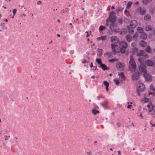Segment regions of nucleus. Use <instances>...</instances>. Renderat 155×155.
<instances>
[{
  "label": "nucleus",
  "instance_id": "nucleus-64",
  "mask_svg": "<svg viewBox=\"0 0 155 155\" xmlns=\"http://www.w3.org/2000/svg\"><path fill=\"white\" fill-rule=\"evenodd\" d=\"M133 31V29H131L130 30V32H132Z\"/></svg>",
  "mask_w": 155,
  "mask_h": 155
},
{
  "label": "nucleus",
  "instance_id": "nucleus-34",
  "mask_svg": "<svg viewBox=\"0 0 155 155\" xmlns=\"http://www.w3.org/2000/svg\"><path fill=\"white\" fill-rule=\"evenodd\" d=\"M96 61L98 64L100 65L102 64V63L101 60L100 59L97 58L96 60Z\"/></svg>",
  "mask_w": 155,
  "mask_h": 155
},
{
  "label": "nucleus",
  "instance_id": "nucleus-57",
  "mask_svg": "<svg viewBox=\"0 0 155 155\" xmlns=\"http://www.w3.org/2000/svg\"><path fill=\"white\" fill-rule=\"evenodd\" d=\"M118 155H120V153H121V152H120V151H118Z\"/></svg>",
  "mask_w": 155,
  "mask_h": 155
},
{
  "label": "nucleus",
  "instance_id": "nucleus-48",
  "mask_svg": "<svg viewBox=\"0 0 155 155\" xmlns=\"http://www.w3.org/2000/svg\"><path fill=\"white\" fill-rule=\"evenodd\" d=\"M138 36V34L137 33H136L133 35V38H136Z\"/></svg>",
  "mask_w": 155,
  "mask_h": 155
},
{
  "label": "nucleus",
  "instance_id": "nucleus-32",
  "mask_svg": "<svg viewBox=\"0 0 155 155\" xmlns=\"http://www.w3.org/2000/svg\"><path fill=\"white\" fill-rule=\"evenodd\" d=\"M124 14L125 15L128 17H130V14L129 12L127 11L126 9H125L124 10Z\"/></svg>",
  "mask_w": 155,
  "mask_h": 155
},
{
  "label": "nucleus",
  "instance_id": "nucleus-17",
  "mask_svg": "<svg viewBox=\"0 0 155 155\" xmlns=\"http://www.w3.org/2000/svg\"><path fill=\"white\" fill-rule=\"evenodd\" d=\"M97 41H104L107 39V36L106 35L102 36L100 37H98L97 38Z\"/></svg>",
  "mask_w": 155,
  "mask_h": 155
},
{
  "label": "nucleus",
  "instance_id": "nucleus-19",
  "mask_svg": "<svg viewBox=\"0 0 155 155\" xmlns=\"http://www.w3.org/2000/svg\"><path fill=\"white\" fill-rule=\"evenodd\" d=\"M131 52L134 54H136L138 52L137 49L136 48H133L131 49Z\"/></svg>",
  "mask_w": 155,
  "mask_h": 155
},
{
  "label": "nucleus",
  "instance_id": "nucleus-58",
  "mask_svg": "<svg viewBox=\"0 0 155 155\" xmlns=\"http://www.w3.org/2000/svg\"><path fill=\"white\" fill-rule=\"evenodd\" d=\"M91 78H92V79H94V78H95V76H94L93 75V76H92L91 77Z\"/></svg>",
  "mask_w": 155,
  "mask_h": 155
},
{
  "label": "nucleus",
  "instance_id": "nucleus-62",
  "mask_svg": "<svg viewBox=\"0 0 155 155\" xmlns=\"http://www.w3.org/2000/svg\"><path fill=\"white\" fill-rule=\"evenodd\" d=\"M64 9L62 10L61 11V12L64 13Z\"/></svg>",
  "mask_w": 155,
  "mask_h": 155
},
{
  "label": "nucleus",
  "instance_id": "nucleus-37",
  "mask_svg": "<svg viewBox=\"0 0 155 155\" xmlns=\"http://www.w3.org/2000/svg\"><path fill=\"white\" fill-rule=\"evenodd\" d=\"M117 61H118V59L117 58H114L112 59H111L109 61L111 63H113L114 62Z\"/></svg>",
  "mask_w": 155,
  "mask_h": 155
},
{
  "label": "nucleus",
  "instance_id": "nucleus-36",
  "mask_svg": "<svg viewBox=\"0 0 155 155\" xmlns=\"http://www.w3.org/2000/svg\"><path fill=\"white\" fill-rule=\"evenodd\" d=\"M142 101L144 102H149L150 101H149V99L148 98H144L142 99Z\"/></svg>",
  "mask_w": 155,
  "mask_h": 155
},
{
  "label": "nucleus",
  "instance_id": "nucleus-9",
  "mask_svg": "<svg viewBox=\"0 0 155 155\" xmlns=\"http://www.w3.org/2000/svg\"><path fill=\"white\" fill-rule=\"evenodd\" d=\"M140 78V74L139 73L135 72L132 74L131 78L134 81H136L139 79Z\"/></svg>",
  "mask_w": 155,
  "mask_h": 155
},
{
  "label": "nucleus",
  "instance_id": "nucleus-29",
  "mask_svg": "<svg viewBox=\"0 0 155 155\" xmlns=\"http://www.w3.org/2000/svg\"><path fill=\"white\" fill-rule=\"evenodd\" d=\"M152 0H143L142 2L143 4L146 5L151 2Z\"/></svg>",
  "mask_w": 155,
  "mask_h": 155
},
{
  "label": "nucleus",
  "instance_id": "nucleus-39",
  "mask_svg": "<svg viewBox=\"0 0 155 155\" xmlns=\"http://www.w3.org/2000/svg\"><path fill=\"white\" fill-rule=\"evenodd\" d=\"M92 113L94 114H96L99 113V111L95 109H93L92 110Z\"/></svg>",
  "mask_w": 155,
  "mask_h": 155
},
{
  "label": "nucleus",
  "instance_id": "nucleus-44",
  "mask_svg": "<svg viewBox=\"0 0 155 155\" xmlns=\"http://www.w3.org/2000/svg\"><path fill=\"white\" fill-rule=\"evenodd\" d=\"M119 22L121 24L122 23V18H120L118 19Z\"/></svg>",
  "mask_w": 155,
  "mask_h": 155
},
{
  "label": "nucleus",
  "instance_id": "nucleus-16",
  "mask_svg": "<svg viewBox=\"0 0 155 155\" xmlns=\"http://www.w3.org/2000/svg\"><path fill=\"white\" fill-rule=\"evenodd\" d=\"M137 25V22L135 20H133L130 22V26L133 28H135Z\"/></svg>",
  "mask_w": 155,
  "mask_h": 155
},
{
  "label": "nucleus",
  "instance_id": "nucleus-12",
  "mask_svg": "<svg viewBox=\"0 0 155 155\" xmlns=\"http://www.w3.org/2000/svg\"><path fill=\"white\" fill-rule=\"evenodd\" d=\"M139 68L140 72L144 73H146L147 72L146 69L143 64H141L139 66Z\"/></svg>",
  "mask_w": 155,
  "mask_h": 155
},
{
  "label": "nucleus",
  "instance_id": "nucleus-24",
  "mask_svg": "<svg viewBox=\"0 0 155 155\" xmlns=\"http://www.w3.org/2000/svg\"><path fill=\"white\" fill-rule=\"evenodd\" d=\"M147 38V36L146 34L143 32L142 33V35L141 36V38L143 39V40H145Z\"/></svg>",
  "mask_w": 155,
  "mask_h": 155
},
{
  "label": "nucleus",
  "instance_id": "nucleus-10",
  "mask_svg": "<svg viewBox=\"0 0 155 155\" xmlns=\"http://www.w3.org/2000/svg\"><path fill=\"white\" fill-rule=\"evenodd\" d=\"M110 41L112 43V44H114L115 45H118L119 42L118 38L115 36H113L111 37Z\"/></svg>",
  "mask_w": 155,
  "mask_h": 155
},
{
  "label": "nucleus",
  "instance_id": "nucleus-21",
  "mask_svg": "<svg viewBox=\"0 0 155 155\" xmlns=\"http://www.w3.org/2000/svg\"><path fill=\"white\" fill-rule=\"evenodd\" d=\"M104 84L106 86V90L107 91H108V86L109 85V83L107 81H104Z\"/></svg>",
  "mask_w": 155,
  "mask_h": 155
},
{
  "label": "nucleus",
  "instance_id": "nucleus-53",
  "mask_svg": "<svg viewBox=\"0 0 155 155\" xmlns=\"http://www.w3.org/2000/svg\"><path fill=\"white\" fill-rule=\"evenodd\" d=\"M123 31L124 32V33H123L125 34L126 33V29H123Z\"/></svg>",
  "mask_w": 155,
  "mask_h": 155
},
{
  "label": "nucleus",
  "instance_id": "nucleus-63",
  "mask_svg": "<svg viewBox=\"0 0 155 155\" xmlns=\"http://www.w3.org/2000/svg\"><path fill=\"white\" fill-rule=\"evenodd\" d=\"M57 36L58 37H60V35L58 34H57Z\"/></svg>",
  "mask_w": 155,
  "mask_h": 155
},
{
  "label": "nucleus",
  "instance_id": "nucleus-23",
  "mask_svg": "<svg viewBox=\"0 0 155 155\" xmlns=\"http://www.w3.org/2000/svg\"><path fill=\"white\" fill-rule=\"evenodd\" d=\"M144 19L145 20H150L151 19V16L148 14L144 16Z\"/></svg>",
  "mask_w": 155,
  "mask_h": 155
},
{
  "label": "nucleus",
  "instance_id": "nucleus-51",
  "mask_svg": "<svg viewBox=\"0 0 155 155\" xmlns=\"http://www.w3.org/2000/svg\"><path fill=\"white\" fill-rule=\"evenodd\" d=\"M118 107H122V104L119 103H117V104Z\"/></svg>",
  "mask_w": 155,
  "mask_h": 155
},
{
  "label": "nucleus",
  "instance_id": "nucleus-35",
  "mask_svg": "<svg viewBox=\"0 0 155 155\" xmlns=\"http://www.w3.org/2000/svg\"><path fill=\"white\" fill-rule=\"evenodd\" d=\"M139 61L140 62L141 64H143V62L144 59L142 57H140L138 59Z\"/></svg>",
  "mask_w": 155,
  "mask_h": 155
},
{
  "label": "nucleus",
  "instance_id": "nucleus-15",
  "mask_svg": "<svg viewBox=\"0 0 155 155\" xmlns=\"http://www.w3.org/2000/svg\"><path fill=\"white\" fill-rule=\"evenodd\" d=\"M150 88L151 90L153 92H150L149 93V95H152L153 96L155 94V87H154L153 84H151L150 87Z\"/></svg>",
  "mask_w": 155,
  "mask_h": 155
},
{
  "label": "nucleus",
  "instance_id": "nucleus-13",
  "mask_svg": "<svg viewBox=\"0 0 155 155\" xmlns=\"http://www.w3.org/2000/svg\"><path fill=\"white\" fill-rule=\"evenodd\" d=\"M118 75L119 76V79L121 82L124 81L126 79L123 72L119 73L118 74Z\"/></svg>",
  "mask_w": 155,
  "mask_h": 155
},
{
  "label": "nucleus",
  "instance_id": "nucleus-6",
  "mask_svg": "<svg viewBox=\"0 0 155 155\" xmlns=\"http://www.w3.org/2000/svg\"><path fill=\"white\" fill-rule=\"evenodd\" d=\"M143 76L145 78L146 81H150L153 80L154 78L147 72L146 73L143 74Z\"/></svg>",
  "mask_w": 155,
  "mask_h": 155
},
{
  "label": "nucleus",
  "instance_id": "nucleus-50",
  "mask_svg": "<svg viewBox=\"0 0 155 155\" xmlns=\"http://www.w3.org/2000/svg\"><path fill=\"white\" fill-rule=\"evenodd\" d=\"M131 45L133 47H134L136 46V44L135 42H132L131 43Z\"/></svg>",
  "mask_w": 155,
  "mask_h": 155
},
{
  "label": "nucleus",
  "instance_id": "nucleus-54",
  "mask_svg": "<svg viewBox=\"0 0 155 155\" xmlns=\"http://www.w3.org/2000/svg\"><path fill=\"white\" fill-rule=\"evenodd\" d=\"M85 33L87 34L86 36L87 37H88L89 36V35L88 34V32L87 31Z\"/></svg>",
  "mask_w": 155,
  "mask_h": 155
},
{
  "label": "nucleus",
  "instance_id": "nucleus-20",
  "mask_svg": "<svg viewBox=\"0 0 155 155\" xmlns=\"http://www.w3.org/2000/svg\"><path fill=\"white\" fill-rule=\"evenodd\" d=\"M144 53V50H140L139 51H138V52L137 54V56H142Z\"/></svg>",
  "mask_w": 155,
  "mask_h": 155
},
{
  "label": "nucleus",
  "instance_id": "nucleus-26",
  "mask_svg": "<svg viewBox=\"0 0 155 155\" xmlns=\"http://www.w3.org/2000/svg\"><path fill=\"white\" fill-rule=\"evenodd\" d=\"M100 66L103 70H105L107 69V66L104 64H102L100 65Z\"/></svg>",
  "mask_w": 155,
  "mask_h": 155
},
{
  "label": "nucleus",
  "instance_id": "nucleus-31",
  "mask_svg": "<svg viewBox=\"0 0 155 155\" xmlns=\"http://www.w3.org/2000/svg\"><path fill=\"white\" fill-rule=\"evenodd\" d=\"M108 104V102L107 101H105L103 102H101V106L103 107H105Z\"/></svg>",
  "mask_w": 155,
  "mask_h": 155
},
{
  "label": "nucleus",
  "instance_id": "nucleus-4",
  "mask_svg": "<svg viewBox=\"0 0 155 155\" xmlns=\"http://www.w3.org/2000/svg\"><path fill=\"white\" fill-rule=\"evenodd\" d=\"M137 90L142 91L145 90V87L143 83H141L140 81H138L137 85Z\"/></svg>",
  "mask_w": 155,
  "mask_h": 155
},
{
  "label": "nucleus",
  "instance_id": "nucleus-1",
  "mask_svg": "<svg viewBox=\"0 0 155 155\" xmlns=\"http://www.w3.org/2000/svg\"><path fill=\"white\" fill-rule=\"evenodd\" d=\"M116 19L115 12H111L110 14L109 18H107L106 20V25L109 26L110 29L112 31L118 32V30L115 23Z\"/></svg>",
  "mask_w": 155,
  "mask_h": 155
},
{
  "label": "nucleus",
  "instance_id": "nucleus-7",
  "mask_svg": "<svg viewBox=\"0 0 155 155\" xmlns=\"http://www.w3.org/2000/svg\"><path fill=\"white\" fill-rule=\"evenodd\" d=\"M119 46L120 47V49L124 50V52L125 51V49L127 48V43L124 41H120L118 43Z\"/></svg>",
  "mask_w": 155,
  "mask_h": 155
},
{
  "label": "nucleus",
  "instance_id": "nucleus-33",
  "mask_svg": "<svg viewBox=\"0 0 155 155\" xmlns=\"http://www.w3.org/2000/svg\"><path fill=\"white\" fill-rule=\"evenodd\" d=\"M132 4V2L129 1L127 5L126 8H129L130 7Z\"/></svg>",
  "mask_w": 155,
  "mask_h": 155
},
{
  "label": "nucleus",
  "instance_id": "nucleus-25",
  "mask_svg": "<svg viewBox=\"0 0 155 155\" xmlns=\"http://www.w3.org/2000/svg\"><path fill=\"white\" fill-rule=\"evenodd\" d=\"M137 30L138 32L140 33H142L143 32V28L140 27H138L137 28Z\"/></svg>",
  "mask_w": 155,
  "mask_h": 155
},
{
  "label": "nucleus",
  "instance_id": "nucleus-41",
  "mask_svg": "<svg viewBox=\"0 0 155 155\" xmlns=\"http://www.w3.org/2000/svg\"><path fill=\"white\" fill-rule=\"evenodd\" d=\"M123 8H118L116 9V11L117 12H121L123 10Z\"/></svg>",
  "mask_w": 155,
  "mask_h": 155
},
{
  "label": "nucleus",
  "instance_id": "nucleus-30",
  "mask_svg": "<svg viewBox=\"0 0 155 155\" xmlns=\"http://www.w3.org/2000/svg\"><path fill=\"white\" fill-rule=\"evenodd\" d=\"M145 51L147 53H151V48L149 46L146 48Z\"/></svg>",
  "mask_w": 155,
  "mask_h": 155
},
{
  "label": "nucleus",
  "instance_id": "nucleus-61",
  "mask_svg": "<svg viewBox=\"0 0 155 155\" xmlns=\"http://www.w3.org/2000/svg\"><path fill=\"white\" fill-rule=\"evenodd\" d=\"M70 53L71 54H73L74 53V51H70Z\"/></svg>",
  "mask_w": 155,
  "mask_h": 155
},
{
  "label": "nucleus",
  "instance_id": "nucleus-40",
  "mask_svg": "<svg viewBox=\"0 0 155 155\" xmlns=\"http://www.w3.org/2000/svg\"><path fill=\"white\" fill-rule=\"evenodd\" d=\"M114 83L117 85H118L119 83V81L117 79H116L114 80Z\"/></svg>",
  "mask_w": 155,
  "mask_h": 155
},
{
  "label": "nucleus",
  "instance_id": "nucleus-3",
  "mask_svg": "<svg viewBox=\"0 0 155 155\" xmlns=\"http://www.w3.org/2000/svg\"><path fill=\"white\" fill-rule=\"evenodd\" d=\"M130 59L129 61V70L131 72H133L135 70L136 63L132 55L130 56Z\"/></svg>",
  "mask_w": 155,
  "mask_h": 155
},
{
  "label": "nucleus",
  "instance_id": "nucleus-60",
  "mask_svg": "<svg viewBox=\"0 0 155 155\" xmlns=\"http://www.w3.org/2000/svg\"><path fill=\"white\" fill-rule=\"evenodd\" d=\"M86 62V61L85 60H84V61H83L82 62V63H84Z\"/></svg>",
  "mask_w": 155,
  "mask_h": 155
},
{
  "label": "nucleus",
  "instance_id": "nucleus-14",
  "mask_svg": "<svg viewBox=\"0 0 155 155\" xmlns=\"http://www.w3.org/2000/svg\"><path fill=\"white\" fill-rule=\"evenodd\" d=\"M137 12H139L141 15H144L146 11V10L144 8H141V7H139L137 9Z\"/></svg>",
  "mask_w": 155,
  "mask_h": 155
},
{
  "label": "nucleus",
  "instance_id": "nucleus-49",
  "mask_svg": "<svg viewBox=\"0 0 155 155\" xmlns=\"http://www.w3.org/2000/svg\"><path fill=\"white\" fill-rule=\"evenodd\" d=\"M150 12L151 13H153L154 12V10L153 8H151L150 10Z\"/></svg>",
  "mask_w": 155,
  "mask_h": 155
},
{
  "label": "nucleus",
  "instance_id": "nucleus-38",
  "mask_svg": "<svg viewBox=\"0 0 155 155\" xmlns=\"http://www.w3.org/2000/svg\"><path fill=\"white\" fill-rule=\"evenodd\" d=\"M106 28V27L104 26H101L99 28V30L100 31H102L103 30H104Z\"/></svg>",
  "mask_w": 155,
  "mask_h": 155
},
{
  "label": "nucleus",
  "instance_id": "nucleus-22",
  "mask_svg": "<svg viewBox=\"0 0 155 155\" xmlns=\"http://www.w3.org/2000/svg\"><path fill=\"white\" fill-rule=\"evenodd\" d=\"M126 38L127 41L129 42H131L132 40V37L131 36L127 35L126 36Z\"/></svg>",
  "mask_w": 155,
  "mask_h": 155
},
{
  "label": "nucleus",
  "instance_id": "nucleus-8",
  "mask_svg": "<svg viewBox=\"0 0 155 155\" xmlns=\"http://www.w3.org/2000/svg\"><path fill=\"white\" fill-rule=\"evenodd\" d=\"M144 29L147 31L152 30L153 33L155 34V29L153 28V26L151 25H146L144 28Z\"/></svg>",
  "mask_w": 155,
  "mask_h": 155
},
{
  "label": "nucleus",
  "instance_id": "nucleus-11",
  "mask_svg": "<svg viewBox=\"0 0 155 155\" xmlns=\"http://www.w3.org/2000/svg\"><path fill=\"white\" fill-rule=\"evenodd\" d=\"M145 64L148 66H154L155 67V61H153L151 60H147L145 62Z\"/></svg>",
  "mask_w": 155,
  "mask_h": 155
},
{
  "label": "nucleus",
  "instance_id": "nucleus-46",
  "mask_svg": "<svg viewBox=\"0 0 155 155\" xmlns=\"http://www.w3.org/2000/svg\"><path fill=\"white\" fill-rule=\"evenodd\" d=\"M87 155H92L91 151H90L87 152Z\"/></svg>",
  "mask_w": 155,
  "mask_h": 155
},
{
  "label": "nucleus",
  "instance_id": "nucleus-5",
  "mask_svg": "<svg viewBox=\"0 0 155 155\" xmlns=\"http://www.w3.org/2000/svg\"><path fill=\"white\" fill-rule=\"evenodd\" d=\"M116 66L117 69L120 71H123L125 68L124 64L120 62H118L116 63Z\"/></svg>",
  "mask_w": 155,
  "mask_h": 155
},
{
  "label": "nucleus",
  "instance_id": "nucleus-56",
  "mask_svg": "<svg viewBox=\"0 0 155 155\" xmlns=\"http://www.w3.org/2000/svg\"><path fill=\"white\" fill-rule=\"evenodd\" d=\"M140 116L141 119H143V116H142L141 114H140Z\"/></svg>",
  "mask_w": 155,
  "mask_h": 155
},
{
  "label": "nucleus",
  "instance_id": "nucleus-42",
  "mask_svg": "<svg viewBox=\"0 0 155 155\" xmlns=\"http://www.w3.org/2000/svg\"><path fill=\"white\" fill-rule=\"evenodd\" d=\"M128 105L127 106V107L128 108H130L132 107V105H131L132 104V102H130V103L128 102H127Z\"/></svg>",
  "mask_w": 155,
  "mask_h": 155
},
{
  "label": "nucleus",
  "instance_id": "nucleus-18",
  "mask_svg": "<svg viewBox=\"0 0 155 155\" xmlns=\"http://www.w3.org/2000/svg\"><path fill=\"white\" fill-rule=\"evenodd\" d=\"M97 55L99 56H101L103 53V50L101 49H98L97 50Z\"/></svg>",
  "mask_w": 155,
  "mask_h": 155
},
{
  "label": "nucleus",
  "instance_id": "nucleus-28",
  "mask_svg": "<svg viewBox=\"0 0 155 155\" xmlns=\"http://www.w3.org/2000/svg\"><path fill=\"white\" fill-rule=\"evenodd\" d=\"M112 53L111 52H107L104 54V56L107 58L110 57Z\"/></svg>",
  "mask_w": 155,
  "mask_h": 155
},
{
  "label": "nucleus",
  "instance_id": "nucleus-55",
  "mask_svg": "<svg viewBox=\"0 0 155 155\" xmlns=\"http://www.w3.org/2000/svg\"><path fill=\"white\" fill-rule=\"evenodd\" d=\"M150 124L151 125L152 127H155V124H153L151 122H150Z\"/></svg>",
  "mask_w": 155,
  "mask_h": 155
},
{
  "label": "nucleus",
  "instance_id": "nucleus-47",
  "mask_svg": "<svg viewBox=\"0 0 155 155\" xmlns=\"http://www.w3.org/2000/svg\"><path fill=\"white\" fill-rule=\"evenodd\" d=\"M42 2L41 1H38L37 2V4L39 5L42 4Z\"/></svg>",
  "mask_w": 155,
  "mask_h": 155
},
{
  "label": "nucleus",
  "instance_id": "nucleus-2",
  "mask_svg": "<svg viewBox=\"0 0 155 155\" xmlns=\"http://www.w3.org/2000/svg\"><path fill=\"white\" fill-rule=\"evenodd\" d=\"M112 51L114 54L118 53L120 52L121 53H124V49H120V47L118 45H115L114 44H111Z\"/></svg>",
  "mask_w": 155,
  "mask_h": 155
},
{
  "label": "nucleus",
  "instance_id": "nucleus-52",
  "mask_svg": "<svg viewBox=\"0 0 155 155\" xmlns=\"http://www.w3.org/2000/svg\"><path fill=\"white\" fill-rule=\"evenodd\" d=\"M17 137H15L14 138V140L16 142V143H17Z\"/></svg>",
  "mask_w": 155,
  "mask_h": 155
},
{
  "label": "nucleus",
  "instance_id": "nucleus-45",
  "mask_svg": "<svg viewBox=\"0 0 155 155\" xmlns=\"http://www.w3.org/2000/svg\"><path fill=\"white\" fill-rule=\"evenodd\" d=\"M12 12H13V13L14 15H15L17 12L16 9H14L13 10Z\"/></svg>",
  "mask_w": 155,
  "mask_h": 155
},
{
  "label": "nucleus",
  "instance_id": "nucleus-43",
  "mask_svg": "<svg viewBox=\"0 0 155 155\" xmlns=\"http://www.w3.org/2000/svg\"><path fill=\"white\" fill-rule=\"evenodd\" d=\"M142 56L145 57L146 58H147L148 57V54L145 53V52L144 54H143V55Z\"/></svg>",
  "mask_w": 155,
  "mask_h": 155
},
{
  "label": "nucleus",
  "instance_id": "nucleus-59",
  "mask_svg": "<svg viewBox=\"0 0 155 155\" xmlns=\"http://www.w3.org/2000/svg\"><path fill=\"white\" fill-rule=\"evenodd\" d=\"M90 66L91 67H93V64H92V63H91V64H90Z\"/></svg>",
  "mask_w": 155,
  "mask_h": 155
},
{
  "label": "nucleus",
  "instance_id": "nucleus-27",
  "mask_svg": "<svg viewBox=\"0 0 155 155\" xmlns=\"http://www.w3.org/2000/svg\"><path fill=\"white\" fill-rule=\"evenodd\" d=\"M140 44L141 46L142 47H145L147 46L146 43L143 41H140Z\"/></svg>",
  "mask_w": 155,
  "mask_h": 155
}]
</instances>
